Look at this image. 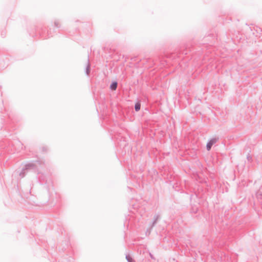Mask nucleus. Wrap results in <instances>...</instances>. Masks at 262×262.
<instances>
[{"mask_svg": "<svg viewBox=\"0 0 262 262\" xmlns=\"http://www.w3.org/2000/svg\"><path fill=\"white\" fill-rule=\"evenodd\" d=\"M141 104L139 102L136 103L135 106L136 111H138L140 109Z\"/></svg>", "mask_w": 262, "mask_h": 262, "instance_id": "obj_3", "label": "nucleus"}, {"mask_svg": "<svg viewBox=\"0 0 262 262\" xmlns=\"http://www.w3.org/2000/svg\"><path fill=\"white\" fill-rule=\"evenodd\" d=\"M217 139L216 138H213L212 139H211L207 144V149L208 150H210L211 148V146L212 145L214 144L215 143H216V142L217 141Z\"/></svg>", "mask_w": 262, "mask_h": 262, "instance_id": "obj_1", "label": "nucleus"}, {"mask_svg": "<svg viewBox=\"0 0 262 262\" xmlns=\"http://www.w3.org/2000/svg\"><path fill=\"white\" fill-rule=\"evenodd\" d=\"M117 82H114L111 85L110 88H111V89L112 90H116V89L117 88Z\"/></svg>", "mask_w": 262, "mask_h": 262, "instance_id": "obj_2", "label": "nucleus"}]
</instances>
